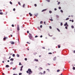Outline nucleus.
<instances>
[{"mask_svg": "<svg viewBox=\"0 0 75 75\" xmlns=\"http://www.w3.org/2000/svg\"><path fill=\"white\" fill-rule=\"evenodd\" d=\"M26 72L28 74L29 73V75H30L31 74L33 73V71H31V70L30 69H28V71H26Z\"/></svg>", "mask_w": 75, "mask_h": 75, "instance_id": "nucleus-1", "label": "nucleus"}, {"mask_svg": "<svg viewBox=\"0 0 75 75\" xmlns=\"http://www.w3.org/2000/svg\"><path fill=\"white\" fill-rule=\"evenodd\" d=\"M29 38L31 40L32 38H33V36H32V35H31L30 33H29Z\"/></svg>", "mask_w": 75, "mask_h": 75, "instance_id": "nucleus-2", "label": "nucleus"}, {"mask_svg": "<svg viewBox=\"0 0 75 75\" xmlns=\"http://www.w3.org/2000/svg\"><path fill=\"white\" fill-rule=\"evenodd\" d=\"M17 30L18 31H19L20 30V28L19 27V25H17Z\"/></svg>", "mask_w": 75, "mask_h": 75, "instance_id": "nucleus-3", "label": "nucleus"}, {"mask_svg": "<svg viewBox=\"0 0 75 75\" xmlns=\"http://www.w3.org/2000/svg\"><path fill=\"white\" fill-rule=\"evenodd\" d=\"M64 26H67V27H68V25L67 22H66L65 24L64 25Z\"/></svg>", "mask_w": 75, "mask_h": 75, "instance_id": "nucleus-4", "label": "nucleus"}, {"mask_svg": "<svg viewBox=\"0 0 75 75\" xmlns=\"http://www.w3.org/2000/svg\"><path fill=\"white\" fill-rule=\"evenodd\" d=\"M8 38L7 37H5L4 38V39H3V40H6V39H7Z\"/></svg>", "mask_w": 75, "mask_h": 75, "instance_id": "nucleus-5", "label": "nucleus"}, {"mask_svg": "<svg viewBox=\"0 0 75 75\" xmlns=\"http://www.w3.org/2000/svg\"><path fill=\"white\" fill-rule=\"evenodd\" d=\"M35 61H36V62H38V60L37 59H34Z\"/></svg>", "mask_w": 75, "mask_h": 75, "instance_id": "nucleus-6", "label": "nucleus"}, {"mask_svg": "<svg viewBox=\"0 0 75 75\" xmlns=\"http://www.w3.org/2000/svg\"><path fill=\"white\" fill-rule=\"evenodd\" d=\"M29 15H30V16H33V15H32L31 14V13H29Z\"/></svg>", "mask_w": 75, "mask_h": 75, "instance_id": "nucleus-7", "label": "nucleus"}, {"mask_svg": "<svg viewBox=\"0 0 75 75\" xmlns=\"http://www.w3.org/2000/svg\"><path fill=\"white\" fill-rule=\"evenodd\" d=\"M11 44H14V42H10Z\"/></svg>", "mask_w": 75, "mask_h": 75, "instance_id": "nucleus-8", "label": "nucleus"}, {"mask_svg": "<svg viewBox=\"0 0 75 75\" xmlns=\"http://www.w3.org/2000/svg\"><path fill=\"white\" fill-rule=\"evenodd\" d=\"M6 68H8V67H9V66L8 65H6Z\"/></svg>", "mask_w": 75, "mask_h": 75, "instance_id": "nucleus-9", "label": "nucleus"}, {"mask_svg": "<svg viewBox=\"0 0 75 75\" xmlns=\"http://www.w3.org/2000/svg\"><path fill=\"white\" fill-rule=\"evenodd\" d=\"M10 65H13V62H11V63H10Z\"/></svg>", "mask_w": 75, "mask_h": 75, "instance_id": "nucleus-10", "label": "nucleus"}, {"mask_svg": "<svg viewBox=\"0 0 75 75\" xmlns=\"http://www.w3.org/2000/svg\"><path fill=\"white\" fill-rule=\"evenodd\" d=\"M46 10H47V9H44V10H43L42 11V12H43V11H46Z\"/></svg>", "mask_w": 75, "mask_h": 75, "instance_id": "nucleus-11", "label": "nucleus"}, {"mask_svg": "<svg viewBox=\"0 0 75 75\" xmlns=\"http://www.w3.org/2000/svg\"><path fill=\"white\" fill-rule=\"evenodd\" d=\"M35 15L36 17H37V16H38V13H35Z\"/></svg>", "mask_w": 75, "mask_h": 75, "instance_id": "nucleus-12", "label": "nucleus"}, {"mask_svg": "<svg viewBox=\"0 0 75 75\" xmlns=\"http://www.w3.org/2000/svg\"><path fill=\"white\" fill-rule=\"evenodd\" d=\"M10 61H14V59L13 58H11L10 59Z\"/></svg>", "mask_w": 75, "mask_h": 75, "instance_id": "nucleus-13", "label": "nucleus"}, {"mask_svg": "<svg viewBox=\"0 0 75 75\" xmlns=\"http://www.w3.org/2000/svg\"><path fill=\"white\" fill-rule=\"evenodd\" d=\"M0 14L1 15H3V13L2 12H1L0 13Z\"/></svg>", "mask_w": 75, "mask_h": 75, "instance_id": "nucleus-14", "label": "nucleus"}, {"mask_svg": "<svg viewBox=\"0 0 75 75\" xmlns=\"http://www.w3.org/2000/svg\"><path fill=\"white\" fill-rule=\"evenodd\" d=\"M16 56H17V57H20V55H19V54H17L16 55Z\"/></svg>", "mask_w": 75, "mask_h": 75, "instance_id": "nucleus-15", "label": "nucleus"}, {"mask_svg": "<svg viewBox=\"0 0 75 75\" xmlns=\"http://www.w3.org/2000/svg\"><path fill=\"white\" fill-rule=\"evenodd\" d=\"M57 30H58V31L59 32H60V30H59V29H58V28H57Z\"/></svg>", "mask_w": 75, "mask_h": 75, "instance_id": "nucleus-16", "label": "nucleus"}, {"mask_svg": "<svg viewBox=\"0 0 75 75\" xmlns=\"http://www.w3.org/2000/svg\"><path fill=\"white\" fill-rule=\"evenodd\" d=\"M18 4L19 5H21V4L20 3V2H18Z\"/></svg>", "mask_w": 75, "mask_h": 75, "instance_id": "nucleus-17", "label": "nucleus"}, {"mask_svg": "<svg viewBox=\"0 0 75 75\" xmlns=\"http://www.w3.org/2000/svg\"><path fill=\"white\" fill-rule=\"evenodd\" d=\"M71 27L72 28H74V26L73 25H72Z\"/></svg>", "mask_w": 75, "mask_h": 75, "instance_id": "nucleus-18", "label": "nucleus"}, {"mask_svg": "<svg viewBox=\"0 0 75 75\" xmlns=\"http://www.w3.org/2000/svg\"><path fill=\"white\" fill-rule=\"evenodd\" d=\"M58 48H60L61 47V46L59 45H58Z\"/></svg>", "mask_w": 75, "mask_h": 75, "instance_id": "nucleus-19", "label": "nucleus"}, {"mask_svg": "<svg viewBox=\"0 0 75 75\" xmlns=\"http://www.w3.org/2000/svg\"><path fill=\"white\" fill-rule=\"evenodd\" d=\"M16 68H13V70H16Z\"/></svg>", "mask_w": 75, "mask_h": 75, "instance_id": "nucleus-20", "label": "nucleus"}, {"mask_svg": "<svg viewBox=\"0 0 75 75\" xmlns=\"http://www.w3.org/2000/svg\"><path fill=\"white\" fill-rule=\"evenodd\" d=\"M50 20V21H53V20L52 19H49Z\"/></svg>", "mask_w": 75, "mask_h": 75, "instance_id": "nucleus-21", "label": "nucleus"}, {"mask_svg": "<svg viewBox=\"0 0 75 75\" xmlns=\"http://www.w3.org/2000/svg\"><path fill=\"white\" fill-rule=\"evenodd\" d=\"M73 70H75V67H73Z\"/></svg>", "mask_w": 75, "mask_h": 75, "instance_id": "nucleus-22", "label": "nucleus"}, {"mask_svg": "<svg viewBox=\"0 0 75 75\" xmlns=\"http://www.w3.org/2000/svg\"><path fill=\"white\" fill-rule=\"evenodd\" d=\"M12 56L13 57H15V54H13L12 55Z\"/></svg>", "mask_w": 75, "mask_h": 75, "instance_id": "nucleus-23", "label": "nucleus"}, {"mask_svg": "<svg viewBox=\"0 0 75 75\" xmlns=\"http://www.w3.org/2000/svg\"><path fill=\"white\" fill-rule=\"evenodd\" d=\"M46 1H48V2H50V0H46Z\"/></svg>", "mask_w": 75, "mask_h": 75, "instance_id": "nucleus-24", "label": "nucleus"}, {"mask_svg": "<svg viewBox=\"0 0 75 75\" xmlns=\"http://www.w3.org/2000/svg\"><path fill=\"white\" fill-rule=\"evenodd\" d=\"M69 18H67L66 19V20H69Z\"/></svg>", "mask_w": 75, "mask_h": 75, "instance_id": "nucleus-25", "label": "nucleus"}, {"mask_svg": "<svg viewBox=\"0 0 75 75\" xmlns=\"http://www.w3.org/2000/svg\"><path fill=\"white\" fill-rule=\"evenodd\" d=\"M59 71H60V70H59L58 69L57 70V72H59Z\"/></svg>", "mask_w": 75, "mask_h": 75, "instance_id": "nucleus-26", "label": "nucleus"}, {"mask_svg": "<svg viewBox=\"0 0 75 75\" xmlns=\"http://www.w3.org/2000/svg\"><path fill=\"white\" fill-rule=\"evenodd\" d=\"M25 6V4H23L22 6L23 7H24Z\"/></svg>", "mask_w": 75, "mask_h": 75, "instance_id": "nucleus-27", "label": "nucleus"}, {"mask_svg": "<svg viewBox=\"0 0 75 75\" xmlns=\"http://www.w3.org/2000/svg\"><path fill=\"white\" fill-rule=\"evenodd\" d=\"M19 65H21V62H19Z\"/></svg>", "mask_w": 75, "mask_h": 75, "instance_id": "nucleus-28", "label": "nucleus"}, {"mask_svg": "<svg viewBox=\"0 0 75 75\" xmlns=\"http://www.w3.org/2000/svg\"><path fill=\"white\" fill-rule=\"evenodd\" d=\"M10 4H13V3H12V2L11 1H10Z\"/></svg>", "mask_w": 75, "mask_h": 75, "instance_id": "nucleus-29", "label": "nucleus"}, {"mask_svg": "<svg viewBox=\"0 0 75 75\" xmlns=\"http://www.w3.org/2000/svg\"><path fill=\"white\" fill-rule=\"evenodd\" d=\"M60 25H61V26H62V25H63V24L62 23H61Z\"/></svg>", "mask_w": 75, "mask_h": 75, "instance_id": "nucleus-30", "label": "nucleus"}, {"mask_svg": "<svg viewBox=\"0 0 75 75\" xmlns=\"http://www.w3.org/2000/svg\"><path fill=\"white\" fill-rule=\"evenodd\" d=\"M49 13H52V11H49Z\"/></svg>", "mask_w": 75, "mask_h": 75, "instance_id": "nucleus-31", "label": "nucleus"}, {"mask_svg": "<svg viewBox=\"0 0 75 75\" xmlns=\"http://www.w3.org/2000/svg\"><path fill=\"white\" fill-rule=\"evenodd\" d=\"M49 27H50V29H52V27H51V26H50Z\"/></svg>", "mask_w": 75, "mask_h": 75, "instance_id": "nucleus-32", "label": "nucleus"}, {"mask_svg": "<svg viewBox=\"0 0 75 75\" xmlns=\"http://www.w3.org/2000/svg\"><path fill=\"white\" fill-rule=\"evenodd\" d=\"M40 24H42V21H40Z\"/></svg>", "mask_w": 75, "mask_h": 75, "instance_id": "nucleus-33", "label": "nucleus"}, {"mask_svg": "<svg viewBox=\"0 0 75 75\" xmlns=\"http://www.w3.org/2000/svg\"><path fill=\"white\" fill-rule=\"evenodd\" d=\"M40 28H42V25H40Z\"/></svg>", "mask_w": 75, "mask_h": 75, "instance_id": "nucleus-34", "label": "nucleus"}, {"mask_svg": "<svg viewBox=\"0 0 75 75\" xmlns=\"http://www.w3.org/2000/svg\"><path fill=\"white\" fill-rule=\"evenodd\" d=\"M12 26L13 27H14V25L12 24Z\"/></svg>", "mask_w": 75, "mask_h": 75, "instance_id": "nucleus-35", "label": "nucleus"}, {"mask_svg": "<svg viewBox=\"0 0 75 75\" xmlns=\"http://www.w3.org/2000/svg\"><path fill=\"white\" fill-rule=\"evenodd\" d=\"M60 11L61 13H63V11H62V10H60Z\"/></svg>", "mask_w": 75, "mask_h": 75, "instance_id": "nucleus-36", "label": "nucleus"}, {"mask_svg": "<svg viewBox=\"0 0 75 75\" xmlns=\"http://www.w3.org/2000/svg\"><path fill=\"white\" fill-rule=\"evenodd\" d=\"M60 4V2H58V4H57L58 5H59V4Z\"/></svg>", "mask_w": 75, "mask_h": 75, "instance_id": "nucleus-37", "label": "nucleus"}, {"mask_svg": "<svg viewBox=\"0 0 75 75\" xmlns=\"http://www.w3.org/2000/svg\"><path fill=\"white\" fill-rule=\"evenodd\" d=\"M25 61H27V58H25Z\"/></svg>", "mask_w": 75, "mask_h": 75, "instance_id": "nucleus-38", "label": "nucleus"}, {"mask_svg": "<svg viewBox=\"0 0 75 75\" xmlns=\"http://www.w3.org/2000/svg\"><path fill=\"white\" fill-rule=\"evenodd\" d=\"M34 6H35V7H37V4H35Z\"/></svg>", "mask_w": 75, "mask_h": 75, "instance_id": "nucleus-39", "label": "nucleus"}, {"mask_svg": "<svg viewBox=\"0 0 75 75\" xmlns=\"http://www.w3.org/2000/svg\"><path fill=\"white\" fill-rule=\"evenodd\" d=\"M65 28L66 29H68V27H67V26H66Z\"/></svg>", "mask_w": 75, "mask_h": 75, "instance_id": "nucleus-40", "label": "nucleus"}, {"mask_svg": "<svg viewBox=\"0 0 75 75\" xmlns=\"http://www.w3.org/2000/svg\"><path fill=\"white\" fill-rule=\"evenodd\" d=\"M37 37H38V36H37V35H36V36H35V38H37Z\"/></svg>", "mask_w": 75, "mask_h": 75, "instance_id": "nucleus-41", "label": "nucleus"}, {"mask_svg": "<svg viewBox=\"0 0 75 75\" xmlns=\"http://www.w3.org/2000/svg\"><path fill=\"white\" fill-rule=\"evenodd\" d=\"M49 54H52V53L51 52H49L48 53Z\"/></svg>", "mask_w": 75, "mask_h": 75, "instance_id": "nucleus-42", "label": "nucleus"}, {"mask_svg": "<svg viewBox=\"0 0 75 75\" xmlns=\"http://www.w3.org/2000/svg\"><path fill=\"white\" fill-rule=\"evenodd\" d=\"M27 44H30V43H29V42H27Z\"/></svg>", "mask_w": 75, "mask_h": 75, "instance_id": "nucleus-43", "label": "nucleus"}, {"mask_svg": "<svg viewBox=\"0 0 75 75\" xmlns=\"http://www.w3.org/2000/svg\"><path fill=\"white\" fill-rule=\"evenodd\" d=\"M23 68V66H22L21 67V68L22 69Z\"/></svg>", "mask_w": 75, "mask_h": 75, "instance_id": "nucleus-44", "label": "nucleus"}, {"mask_svg": "<svg viewBox=\"0 0 75 75\" xmlns=\"http://www.w3.org/2000/svg\"><path fill=\"white\" fill-rule=\"evenodd\" d=\"M19 75H22V73H20L19 74Z\"/></svg>", "mask_w": 75, "mask_h": 75, "instance_id": "nucleus-45", "label": "nucleus"}, {"mask_svg": "<svg viewBox=\"0 0 75 75\" xmlns=\"http://www.w3.org/2000/svg\"><path fill=\"white\" fill-rule=\"evenodd\" d=\"M59 9H61V7H59Z\"/></svg>", "mask_w": 75, "mask_h": 75, "instance_id": "nucleus-46", "label": "nucleus"}, {"mask_svg": "<svg viewBox=\"0 0 75 75\" xmlns=\"http://www.w3.org/2000/svg\"><path fill=\"white\" fill-rule=\"evenodd\" d=\"M52 39H53V40H55V38H52Z\"/></svg>", "mask_w": 75, "mask_h": 75, "instance_id": "nucleus-47", "label": "nucleus"}, {"mask_svg": "<svg viewBox=\"0 0 75 75\" xmlns=\"http://www.w3.org/2000/svg\"><path fill=\"white\" fill-rule=\"evenodd\" d=\"M16 10V9L15 8H14L13 9V11H15Z\"/></svg>", "mask_w": 75, "mask_h": 75, "instance_id": "nucleus-48", "label": "nucleus"}, {"mask_svg": "<svg viewBox=\"0 0 75 75\" xmlns=\"http://www.w3.org/2000/svg\"><path fill=\"white\" fill-rule=\"evenodd\" d=\"M47 71H48L49 72L50 71V69H47Z\"/></svg>", "mask_w": 75, "mask_h": 75, "instance_id": "nucleus-49", "label": "nucleus"}, {"mask_svg": "<svg viewBox=\"0 0 75 75\" xmlns=\"http://www.w3.org/2000/svg\"><path fill=\"white\" fill-rule=\"evenodd\" d=\"M43 74H45V71H44L43 72Z\"/></svg>", "mask_w": 75, "mask_h": 75, "instance_id": "nucleus-50", "label": "nucleus"}, {"mask_svg": "<svg viewBox=\"0 0 75 75\" xmlns=\"http://www.w3.org/2000/svg\"><path fill=\"white\" fill-rule=\"evenodd\" d=\"M42 48H43V49H45V47H42Z\"/></svg>", "mask_w": 75, "mask_h": 75, "instance_id": "nucleus-51", "label": "nucleus"}, {"mask_svg": "<svg viewBox=\"0 0 75 75\" xmlns=\"http://www.w3.org/2000/svg\"><path fill=\"white\" fill-rule=\"evenodd\" d=\"M40 37L41 38H42V35H41L40 36Z\"/></svg>", "mask_w": 75, "mask_h": 75, "instance_id": "nucleus-52", "label": "nucleus"}, {"mask_svg": "<svg viewBox=\"0 0 75 75\" xmlns=\"http://www.w3.org/2000/svg\"><path fill=\"white\" fill-rule=\"evenodd\" d=\"M40 68L41 69H42V67H40Z\"/></svg>", "mask_w": 75, "mask_h": 75, "instance_id": "nucleus-53", "label": "nucleus"}, {"mask_svg": "<svg viewBox=\"0 0 75 75\" xmlns=\"http://www.w3.org/2000/svg\"><path fill=\"white\" fill-rule=\"evenodd\" d=\"M21 69L20 70V71H22V70H23V69H22V68H21Z\"/></svg>", "mask_w": 75, "mask_h": 75, "instance_id": "nucleus-54", "label": "nucleus"}, {"mask_svg": "<svg viewBox=\"0 0 75 75\" xmlns=\"http://www.w3.org/2000/svg\"><path fill=\"white\" fill-rule=\"evenodd\" d=\"M57 10V8H54V10H55V11H56V10Z\"/></svg>", "mask_w": 75, "mask_h": 75, "instance_id": "nucleus-55", "label": "nucleus"}, {"mask_svg": "<svg viewBox=\"0 0 75 75\" xmlns=\"http://www.w3.org/2000/svg\"><path fill=\"white\" fill-rule=\"evenodd\" d=\"M49 36H50V37H52V35H50V34H49Z\"/></svg>", "mask_w": 75, "mask_h": 75, "instance_id": "nucleus-56", "label": "nucleus"}, {"mask_svg": "<svg viewBox=\"0 0 75 75\" xmlns=\"http://www.w3.org/2000/svg\"><path fill=\"white\" fill-rule=\"evenodd\" d=\"M27 33H29V31H27Z\"/></svg>", "mask_w": 75, "mask_h": 75, "instance_id": "nucleus-57", "label": "nucleus"}, {"mask_svg": "<svg viewBox=\"0 0 75 75\" xmlns=\"http://www.w3.org/2000/svg\"><path fill=\"white\" fill-rule=\"evenodd\" d=\"M13 75H17V74H14Z\"/></svg>", "mask_w": 75, "mask_h": 75, "instance_id": "nucleus-58", "label": "nucleus"}, {"mask_svg": "<svg viewBox=\"0 0 75 75\" xmlns=\"http://www.w3.org/2000/svg\"><path fill=\"white\" fill-rule=\"evenodd\" d=\"M1 11H2V10H0V12H1Z\"/></svg>", "mask_w": 75, "mask_h": 75, "instance_id": "nucleus-59", "label": "nucleus"}, {"mask_svg": "<svg viewBox=\"0 0 75 75\" xmlns=\"http://www.w3.org/2000/svg\"><path fill=\"white\" fill-rule=\"evenodd\" d=\"M44 24L45 25V22H44Z\"/></svg>", "mask_w": 75, "mask_h": 75, "instance_id": "nucleus-60", "label": "nucleus"}, {"mask_svg": "<svg viewBox=\"0 0 75 75\" xmlns=\"http://www.w3.org/2000/svg\"><path fill=\"white\" fill-rule=\"evenodd\" d=\"M71 21H72V22L73 23V22H74V20H72Z\"/></svg>", "mask_w": 75, "mask_h": 75, "instance_id": "nucleus-61", "label": "nucleus"}, {"mask_svg": "<svg viewBox=\"0 0 75 75\" xmlns=\"http://www.w3.org/2000/svg\"><path fill=\"white\" fill-rule=\"evenodd\" d=\"M2 63H4V61H2Z\"/></svg>", "mask_w": 75, "mask_h": 75, "instance_id": "nucleus-62", "label": "nucleus"}, {"mask_svg": "<svg viewBox=\"0 0 75 75\" xmlns=\"http://www.w3.org/2000/svg\"><path fill=\"white\" fill-rule=\"evenodd\" d=\"M74 53H75V50L73 51Z\"/></svg>", "mask_w": 75, "mask_h": 75, "instance_id": "nucleus-63", "label": "nucleus"}, {"mask_svg": "<svg viewBox=\"0 0 75 75\" xmlns=\"http://www.w3.org/2000/svg\"><path fill=\"white\" fill-rule=\"evenodd\" d=\"M11 58V57L10 56V57H9V59H10Z\"/></svg>", "mask_w": 75, "mask_h": 75, "instance_id": "nucleus-64", "label": "nucleus"}]
</instances>
